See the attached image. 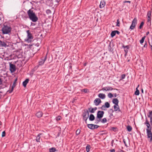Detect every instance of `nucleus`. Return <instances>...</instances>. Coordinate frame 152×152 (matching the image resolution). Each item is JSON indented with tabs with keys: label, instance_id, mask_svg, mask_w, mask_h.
<instances>
[{
	"label": "nucleus",
	"instance_id": "f257e3e1",
	"mask_svg": "<svg viewBox=\"0 0 152 152\" xmlns=\"http://www.w3.org/2000/svg\"><path fill=\"white\" fill-rule=\"evenodd\" d=\"M29 19L33 22H36L38 20V18L36 15L35 13L32 9H30L27 12Z\"/></svg>",
	"mask_w": 152,
	"mask_h": 152
},
{
	"label": "nucleus",
	"instance_id": "f03ea898",
	"mask_svg": "<svg viewBox=\"0 0 152 152\" xmlns=\"http://www.w3.org/2000/svg\"><path fill=\"white\" fill-rule=\"evenodd\" d=\"M147 128L146 129L147 134V137L148 138H150V141L151 142L152 141V132L151 131V128H150V125H146Z\"/></svg>",
	"mask_w": 152,
	"mask_h": 152
},
{
	"label": "nucleus",
	"instance_id": "7ed1b4c3",
	"mask_svg": "<svg viewBox=\"0 0 152 152\" xmlns=\"http://www.w3.org/2000/svg\"><path fill=\"white\" fill-rule=\"evenodd\" d=\"M89 112L88 110L85 111L83 113V118L85 120L86 123H87V120L89 117Z\"/></svg>",
	"mask_w": 152,
	"mask_h": 152
},
{
	"label": "nucleus",
	"instance_id": "20e7f679",
	"mask_svg": "<svg viewBox=\"0 0 152 152\" xmlns=\"http://www.w3.org/2000/svg\"><path fill=\"white\" fill-rule=\"evenodd\" d=\"M3 34H7L10 32V28L7 26H4L2 29Z\"/></svg>",
	"mask_w": 152,
	"mask_h": 152
},
{
	"label": "nucleus",
	"instance_id": "39448f33",
	"mask_svg": "<svg viewBox=\"0 0 152 152\" xmlns=\"http://www.w3.org/2000/svg\"><path fill=\"white\" fill-rule=\"evenodd\" d=\"M151 11H149L148 12L147 14V22L148 24H149L150 25H151Z\"/></svg>",
	"mask_w": 152,
	"mask_h": 152
},
{
	"label": "nucleus",
	"instance_id": "423d86ee",
	"mask_svg": "<svg viewBox=\"0 0 152 152\" xmlns=\"http://www.w3.org/2000/svg\"><path fill=\"white\" fill-rule=\"evenodd\" d=\"M26 32L27 34V39L26 41L28 42H31V39H33L32 34L30 32L29 30H27Z\"/></svg>",
	"mask_w": 152,
	"mask_h": 152
},
{
	"label": "nucleus",
	"instance_id": "0eeeda50",
	"mask_svg": "<svg viewBox=\"0 0 152 152\" xmlns=\"http://www.w3.org/2000/svg\"><path fill=\"white\" fill-rule=\"evenodd\" d=\"M104 112L103 111H99L97 113V118L99 119L102 118L104 115Z\"/></svg>",
	"mask_w": 152,
	"mask_h": 152
},
{
	"label": "nucleus",
	"instance_id": "6e6552de",
	"mask_svg": "<svg viewBox=\"0 0 152 152\" xmlns=\"http://www.w3.org/2000/svg\"><path fill=\"white\" fill-rule=\"evenodd\" d=\"M10 71L11 73L14 72L16 70L15 66L12 64V62L10 63Z\"/></svg>",
	"mask_w": 152,
	"mask_h": 152
},
{
	"label": "nucleus",
	"instance_id": "1a4fd4ad",
	"mask_svg": "<svg viewBox=\"0 0 152 152\" xmlns=\"http://www.w3.org/2000/svg\"><path fill=\"white\" fill-rule=\"evenodd\" d=\"M113 89V88L111 87L107 86L103 88L102 90L103 91H112Z\"/></svg>",
	"mask_w": 152,
	"mask_h": 152
},
{
	"label": "nucleus",
	"instance_id": "9d476101",
	"mask_svg": "<svg viewBox=\"0 0 152 152\" xmlns=\"http://www.w3.org/2000/svg\"><path fill=\"white\" fill-rule=\"evenodd\" d=\"M101 102V101L99 98H96L95 99L94 101V103H95V105L96 106L99 105Z\"/></svg>",
	"mask_w": 152,
	"mask_h": 152
},
{
	"label": "nucleus",
	"instance_id": "9b49d317",
	"mask_svg": "<svg viewBox=\"0 0 152 152\" xmlns=\"http://www.w3.org/2000/svg\"><path fill=\"white\" fill-rule=\"evenodd\" d=\"M17 78H16L14 79V82L13 84L11 90V91H10V93L13 90L14 88L15 87V86H16V81H17Z\"/></svg>",
	"mask_w": 152,
	"mask_h": 152
},
{
	"label": "nucleus",
	"instance_id": "f8f14e48",
	"mask_svg": "<svg viewBox=\"0 0 152 152\" xmlns=\"http://www.w3.org/2000/svg\"><path fill=\"white\" fill-rule=\"evenodd\" d=\"M104 104L105 105H103L101 107V108L102 110H103V109L105 107L108 108L109 107H110V104L108 102H106Z\"/></svg>",
	"mask_w": 152,
	"mask_h": 152
},
{
	"label": "nucleus",
	"instance_id": "ddd939ff",
	"mask_svg": "<svg viewBox=\"0 0 152 152\" xmlns=\"http://www.w3.org/2000/svg\"><path fill=\"white\" fill-rule=\"evenodd\" d=\"M105 5V2L104 0L101 1L99 5L100 8H102L104 7Z\"/></svg>",
	"mask_w": 152,
	"mask_h": 152
},
{
	"label": "nucleus",
	"instance_id": "4468645a",
	"mask_svg": "<svg viewBox=\"0 0 152 152\" xmlns=\"http://www.w3.org/2000/svg\"><path fill=\"white\" fill-rule=\"evenodd\" d=\"M98 96L102 99H104L105 98V95L102 93H100L98 95Z\"/></svg>",
	"mask_w": 152,
	"mask_h": 152
},
{
	"label": "nucleus",
	"instance_id": "2eb2a0df",
	"mask_svg": "<svg viewBox=\"0 0 152 152\" xmlns=\"http://www.w3.org/2000/svg\"><path fill=\"white\" fill-rule=\"evenodd\" d=\"M114 108L115 111H118L119 112L120 111V110L119 106L118 105H114Z\"/></svg>",
	"mask_w": 152,
	"mask_h": 152
},
{
	"label": "nucleus",
	"instance_id": "dca6fc26",
	"mask_svg": "<svg viewBox=\"0 0 152 152\" xmlns=\"http://www.w3.org/2000/svg\"><path fill=\"white\" fill-rule=\"evenodd\" d=\"M43 113L42 112H38L36 114V116L38 118L41 117Z\"/></svg>",
	"mask_w": 152,
	"mask_h": 152
},
{
	"label": "nucleus",
	"instance_id": "f3484780",
	"mask_svg": "<svg viewBox=\"0 0 152 152\" xmlns=\"http://www.w3.org/2000/svg\"><path fill=\"white\" fill-rule=\"evenodd\" d=\"M113 103L115 104V105H118V103L119 102L118 100L117 99H114L113 100Z\"/></svg>",
	"mask_w": 152,
	"mask_h": 152
},
{
	"label": "nucleus",
	"instance_id": "a211bd4d",
	"mask_svg": "<svg viewBox=\"0 0 152 152\" xmlns=\"http://www.w3.org/2000/svg\"><path fill=\"white\" fill-rule=\"evenodd\" d=\"M29 80L28 79H27L23 82V85L24 87H26V85L28 82Z\"/></svg>",
	"mask_w": 152,
	"mask_h": 152
},
{
	"label": "nucleus",
	"instance_id": "6ab92c4d",
	"mask_svg": "<svg viewBox=\"0 0 152 152\" xmlns=\"http://www.w3.org/2000/svg\"><path fill=\"white\" fill-rule=\"evenodd\" d=\"M137 23V19L136 18H135L132 20V25L135 26Z\"/></svg>",
	"mask_w": 152,
	"mask_h": 152
},
{
	"label": "nucleus",
	"instance_id": "aec40b11",
	"mask_svg": "<svg viewBox=\"0 0 152 152\" xmlns=\"http://www.w3.org/2000/svg\"><path fill=\"white\" fill-rule=\"evenodd\" d=\"M95 119V117L92 114H91L89 117V119L91 121H93Z\"/></svg>",
	"mask_w": 152,
	"mask_h": 152
},
{
	"label": "nucleus",
	"instance_id": "412c9836",
	"mask_svg": "<svg viewBox=\"0 0 152 152\" xmlns=\"http://www.w3.org/2000/svg\"><path fill=\"white\" fill-rule=\"evenodd\" d=\"M42 135V134L40 133L37 136L36 139V140L37 142H40V135Z\"/></svg>",
	"mask_w": 152,
	"mask_h": 152
},
{
	"label": "nucleus",
	"instance_id": "4be33fe9",
	"mask_svg": "<svg viewBox=\"0 0 152 152\" xmlns=\"http://www.w3.org/2000/svg\"><path fill=\"white\" fill-rule=\"evenodd\" d=\"M45 61L43 59H42L41 61H39V65H42L44 64Z\"/></svg>",
	"mask_w": 152,
	"mask_h": 152
},
{
	"label": "nucleus",
	"instance_id": "5701e85b",
	"mask_svg": "<svg viewBox=\"0 0 152 152\" xmlns=\"http://www.w3.org/2000/svg\"><path fill=\"white\" fill-rule=\"evenodd\" d=\"M94 125L93 124H88V127L90 129H94Z\"/></svg>",
	"mask_w": 152,
	"mask_h": 152
},
{
	"label": "nucleus",
	"instance_id": "b1692460",
	"mask_svg": "<svg viewBox=\"0 0 152 152\" xmlns=\"http://www.w3.org/2000/svg\"><path fill=\"white\" fill-rule=\"evenodd\" d=\"M89 112L90 113H94V111L93 108L90 107L88 109Z\"/></svg>",
	"mask_w": 152,
	"mask_h": 152
},
{
	"label": "nucleus",
	"instance_id": "393cba45",
	"mask_svg": "<svg viewBox=\"0 0 152 152\" xmlns=\"http://www.w3.org/2000/svg\"><path fill=\"white\" fill-rule=\"evenodd\" d=\"M6 45V44L4 42H2L0 40V45L1 46L5 47Z\"/></svg>",
	"mask_w": 152,
	"mask_h": 152
},
{
	"label": "nucleus",
	"instance_id": "a878e982",
	"mask_svg": "<svg viewBox=\"0 0 152 152\" xmlns=\"http://www.w3.org/2000/svg\"><path fill=\"white\" fill-rule=\"evenodd\" d=\"M148 116L150 118H152V111H149V114L148 115Z\"/></svg>",
	"mask_w": 152,
	"mask_h": 152
},
{
	"label": "nucleus",
	"instance_id": "bb28decb",
	"mask_svg": "<svg viewBox=\"0 0 152 152\" xmlns=\"http://www.w3.org/2000/svg\"><path fill=\"white\" fill-rule=\"evenodd\" d=\"M127 130L129 132H130L132 131V127L130 126H127Z\"/></svg>",
	"mask_w": 152,
	"mask_h": 152
},
{
	"label": "nucleus",
	"instance_id": "cd10ccee",
	"mask_svg": "<svg viewBox=\"0 0 152 152\" xmlns=\"http://www.w3.org/2000/svg\"><path fill=\"white\" fill-rule=\"evenodd\" d=\"M140 94V91L139 90H138L137 88H136V91L135 92V94L136 95H139Z\"/></svg>",
	"mask_w": 152,
	"mask_h": 152
},
{
	"label": "nucleus",
	"instance_id": "c85d7f7f",
	"mask_svg": "<svg viewBox=\"0 0 152 152\" xmlns=\"http://www.w3.org/2000/svg\"><path fill=\"white\" fill-rule=\"evenodd\" d=\"M90 146L89 145H87L86 147V150L87 152H88L90 151Z\"/></svg>",
	"mask_w": 152,
	"mask_h": 152
},
{
	"label": "nucleus",
	"instance_id": "c756f323",
	"mask_svg": "<svg viewBox=\"0 0 152 152\" xmlns=\"http://www.w3.org/2000/svg\"><path fill=\"white\" fill-rule=\"evenodd\" d=\"M116 34L115 31H113L112 32L111 34V36L112 37H114Z\"/></svg>",
	"mask_w": 152,
	"mask_h": 152
},
{
	"label": "nucleus",
	"instance_id": "7c9ffc66",
	"mask_svg": "<svg viewBox=\"0 0 152 152\" xmlns=\"http://www.w3.org/2000/svg\"><path fill=\"white\" fill-rule=\"evenodd\" d=\"M145 38V37L144 36L142 37V39L140 40V42L141 44H142L144 42Z\"/></svg>",
	"mask_w": 152,
	"mask_h": 152
},
{
	"label": "nucleus",
	"instance_id": "2f4dec72",
	"mask_svg": "<svg viewBox=\"0 0 152 152\" xmlns=\"http://www.w3.org/2000/svg\"><path fill=\"white\" fill-rule=\"evenodd\" d=\"M56 151V149L54 148H53L49 149L50 152H55Z\"/></svg>",
	"mask_w": 152,
	"mask_h": 152
},
{
	"label": "nucleus",
	"instance_id": "473e14b6",
	"mask_svg": "<svg viewBox=\"0 0 152 152\" xmlns=\"http://www.w3.org/2000/svg\"><path fill=\"white\" fill-rule=\"evenodd\" d=\"M61 116H58L56 118V120L57 121H59L61 119Z\"/></svg>",
	"mask_w": 152,
	"mask_h": 152
},
{
	"label": "nucleus",
	"instance_id": "72a5a7b5",
	"mask_svg": "<svg viewBox=\"0 0 152 152\" xmlns=\"http://www.w3.org/2000/svg\"><path fill=\"white\" fill-rule=\"evenodd\" d=\"M82 92H84L85 93H86L89 92L88 90L87 89H84L81 90Z\"/></svg>",
	"mask_w": 152,
	"mask_h": 152
},
{
	"label": "nucleus",
	"instance_id": "f704fd0d",
	"mask_svg": "<svg viewBox=\"0 0 152 152\" xmlns=\"http://www.w3.org/2000/svg\"><path fill=\"white\" fill-rule=\"evenodd\" d=\"M107 121V120L106 118H103L101 121L103 123H104L106 122Z\"/></svg>",
	"mask_w": 152,
	"mask_h": 152
},
{
	"label": "nucleus",
	"instance_id": "c9c22d12",
	"mask_svg": "<svg viewBox=\"0 0 152 152\" xmlns=\"http://www.w3.org/2000/svg\"><path fill=\"white\" fill-rule=\"evenodd\" d=\"M108 96L110 98H111L113 97V95L111 93H109L108 94Z\"/></svg>",
	"mask_w": 152,
	"mask_h": 152
},
{
	"label": "nucleus",
	"instance_id": "e433bc0d",
	"mask_svg": "<svg viewBox=\"0 0 152 152\" xmlns=\"http://www.w3.org/2000/svg\"><path fill=\"white\" fill-rule=\"evenodd\" d=\"M80 130L79 129H77L76 132V135H77L80 134Z\"/></svg>",
	"mask_w": 152,
	"mask_h": 152
},
{
	"label": "nucleus",
	"instance_id": "4c0bfd02",
	"mask_svg": "<svg viewBox=\"0 0 152 152\" xmlns=\"http://www.w3.org/2000/svg\"><path fill=\"white\" fill-rule=\"evenodd\" d=\"M120 26V21L119 20V19H118L117 21V24L116 25V26Z\"/></svg>",
	"mask_w": 152,
	"mask_h": 152
},
{
	"label": "nucleus",
	"instance_id": "58836bf2",
	"mask_svg": "<svg viewBox=\"0 0 152 152\" xmlns=\"http://www.w3.org/2000/svg\"><path fill=\"white\" fill-rule=\"evenodd\" d=\"M144 24V23L143 22H142L141 23L140 26H139V28L140 29H141L142 26Z\"/></svg>",
	"mask_w": 152,
	"mask_h": 152
},
{
	"label": "nucleus",
	"instance_id": "ea45409f",
	"mask_svg": "<svg viewBox=\"0 0 152 152\" xmlns=\"http://www.w3.org/2000/svg\"><path fill=\"white\" fill-rule=\"evenodd\" d=\"M99 127V126L96 125H94V129H97Z\"/></svg>",
	"mask_w": 152,
	"mask_h": 152
},
{
	"label": "nucleus",
	"instance_id": "a19ab883",
	"mask_svg": "<svg viewBox=\"0 0 152 152\" xmlns=\"http://www.w3.org/2000/svg\"><path fill=\"white\" fill-rule=\"evenodd\" d=\"M5 135V131H4L2 132L1 136L2 137H4Z\"/></svg>",
	"mask_w": 152,
	"mask_h": 152
},
{
	"label": "nucleus",
	"instance_id": "79ce46f5",
	"mask_svg": "<svg viewBox=\"0 0 152 152\" xmlns=\"http://www.w3.org/2000/svg\"><path fill=\"white\" fill-rule=\"evenodd\" d=\"M135 26H134L132 24L130 26V28L132 30L135 27Z\"/></svg>",
	"mask_w": 152,
	"mask_h": 152
},
{
	"label": "nucleus",
	"instance_id": "37998d69",
	"mask_svg": "<svg viewBox=\"0 0 152 152\" xmlns=\"http://www.w3.org/2000/svg\"><path fill=\"white\" fill-rule=\"evenodd\" d=\"M123 47L124 49L126 48L127 49H129V46L128 45H126V46H123Z\"/></svg>",
	"mask_w": 152,
	"mask_h": 152
},
{
	"label": "nucleus",
	"instance_id": "c03bdc74",
	"mask_svg": "<svg viewBox=\"0 0 152 152\" xmlns=\"http://www.w3.org/2000/svg\"><path fill=\"white\" fill-rule=\"evenodd\" d=\"M151 39H152L151 43V44L149 42V44L150 46L151 47V49L152 51V37H151Z\"/></svg>",
	"mask_w": 152,
	"mask_h": 152
},
{
	"label": "nucleus",
	"instance_id": "a18cd8bd",
	"mask_svg": "<svg viewBox=\"0 0 152 152\" xmlns=\"http://www.w3.org/2000/svg\"><path fill=\"white\" fill-rule=\"evenodd\" d=\"M145 124H146V125H148L149 124H150L149 122L147 120H146L145 122Z\"/></svg>",
	"mask_w": 152,
	"mask_h": 152
},
{
	"label": "nucleus",
	"instance_id": "49530a36",
	"mask_svg": "<svg viewBox=\"0 0 152 152\" xmlns=\"http://www.w3.org/2000/svg\"><path fill=\"white\" fill-rule=\"evenodd\" d=\"M46 12L47 13H51V11L50 10H46Z\"/></svg>",
	"mask_w": 152,
	"mask_h": 152
},
{
	"label": "nucleus",
	"instance_id": "de8ad7c7",
	"mask_svg": "<svg viewBox=\"0 0 152 152\" xmlns=\"http://www.w3.org/2000/svg\"><path fill=\"white\" fill-rule=\"evenodd\" d=\"M125 74H123L122 75H121V78L122 79H124L125 77Z\"/></svg>",
	"mask_w": 152,
	"mask_h": 152
},
{
	"label": "nucleus",
	"instance_id": "09e8293b",
	"mask_svg": "<svg viewBox=\"0 0 152 152\" xmlns=\"http://www.w3.org/2000/svg\"><path fill=\"white\" fill-rule=\"evenodd\" d=\"M131 1H124V3H131Z\"/></svg>",
	"mask_w": 152,
	"mask_h": 152
},
{
	"label": "nucleus",
	"instance_id": "8fccbe9b",
	"mask_svg": "<svg viewBox=\"0 0 152 152\" xmlns=\"http://www.w3.org/2000/svg\"><path fill=\"white\" fill-rule=\"evenodd\" d=\"M114 142V140H112V141L111 142V146H113V144Z\"/></svg>",
	"mask_w": 152,
	"mask_h": 152
},
{
	"label": "nucleus",
	"instance_id": "3c124183",
	"mask_svg": "<svg viewBox=\"0 0 152 152\" xmlns=\"http://www.w3.org/2000/svg\"><path fill=\"white\" fill-rule=\"evenodd\" d=\"M110 152H115V150L114 149H113L110 150Z\"/></svg>",
	"mask_w": 152,
	"mask_h": 152
},
{
	"label": "nucleus",
	"instance_id": "603ef678",
	"mask_svg": "<svg viewBox=\"0 0 152 152\" xmlns=\"http://www.w3.org/2000/svg\"><path fill=\"white\" fill-rule=\"evenodd\" d=\"M115 33H116L118 34H119L120 33V32L119 31H115Z\"/></svg>",
	"mask_w": 152,
	"mask_h": 152
},
{
	"label": "nucleus",
	"instance_id": "864d4df0",
	"mask_svg": "<svg viewBox=\"0 0 152 152\" xmlns=\"http://www.w3.org/2000/svg\"><path fill=\"white\" fill-rule=\"evenodd\" d=\"M147 43L146 42L145 43V45H144V46L143 47H146V48H147Z\"/></svg>",
	"mask_w": 152,
	"mask_h": 152
},
{
	"label": "nucleus",
	"instance_id": "5fc2aeb1",
	"mask_svg": "<svg viewBox=\"0 0 152 152\" xmlns=\"http://www.w3.org/2000/svg\"><path fill=\"white\" fill-rule=\"evenodd\" d=\"M47 58V54L46 55V56H45V58H44V59H44L45 61Z\"/></svg>",
	"mask_w": 152,
	"mask_h": 152
},
{
	"label": "nucleus",
	"instance_id": "6e6d98bb",
	"mask_svg": "<svg viewBox=\"0 0 152 152\" xmlns=\"http://www.w3.org/2000/svg\"><path fill=\"white\" fill-rule=\"evenodd\" d=\"M128 49H127L124 50V51L125 52V53H126L128 52Z\"/></svg>",
	"mask_w": 152,
	"mask_h": 152
},
{
	"label": "nucleus",
	"instance_id": "4d7b16f0",
	"mask_svg": "<svg viewBox=\"0 0 152 152\" xmlns=\"http://www.w3.org/2000/svg\"><path fill=\"white\" fill-rule=\"evenodd\" d=\"M93 109L94 111L96 110L97 109V108L96 107H95L94 108H93Z\"/></svg>",
	"mask_w": 152,
	"mask_h": 152
},
{
	"label": "nucleus",
	"instance_id": "13d9d810",
	"mask_svg": "<svg viewBox=\"0 0 152 152\" xmlns=\"http://www.w3.org/2000/svg\"><path fill=\"white\" fill-rule=\"evenodd\" d=\"M118 152H124V151L122 150H120L118 151Z\"/></svg>",
	"mask_w": 152,
	"mask_h": 152
},
{
	"label": "nucleus",
	"instance_id": "bf43d9fd",
	"mask_svg": "<svg viewBox=\"0 0 152 152\" xmlns=\"http://www.w3.org/2000/svg\"><path fill=\"white\" fill-rule=\"evenodd\" d=\"M100 121V119H99V120H97V123H96V124H97Z\"/></svg>",
	"mask_w": 152,
	"mask_h": 152
},
{
	"label": "nucleus",
	"instance_id": "052dcab7",
	"mask_svg": "<svg viewBox=\"0 0 152 152\" xmlns=\"http://www.w3.org/2000/svg\"><path fill=\"white\" fill-rule=\"evenodd\" d=\"M124 143L125 145L126 146V142L124 140Z\"/></svg>",
	"mask_w": 152,
	"mask_h": 152
},
{
	"label": "nucleus",
	"instance_id": "680f3d73",
	"mask_svg": "<svg viewBox=\"0 0 152 152\" xmlns=\"http://www.w3.org/2000/svg\"><path fill=\"white\" fill-rule=\"evenodd\" d=\"M114 96L115 97H116L117 96V94H114Z\"/></svg>",
	"mask_w": 152,
	"mask_h": 152
},
{
	"label": "nucleus",
	"instance_id": "e2e57ef3",
	"mask_svg": "<svg viewBox=\"0 0 152 152\" xmlns=\"http://www.w3.org/2000/svg\"><path fill=\"white\" fill-rule=\"evenodd\" d=\"M112 129H113V130H114V129H115V127H113Z\"/></svg>",
	"mask_w": 152,
	"mask_h": 152
},
{
	"label": "nucleus",
	"instance_id": "0e129e2a",
	"mask_svg": "<svg viewBox=\"0 0 152 152\" xmlns=\"http://www.w3.org/2000/svg\"><path fill=\"white\" fill-rule=\"evenodd\" d=\"M149 32H148H148L147 33H146V34H147V35H148V34H149Z\"/></svg>",
	"mask_w": 152,
	"mask_h": 152
},
{
	"label": "nucleus",
	"instance_id": "69168bd1",
	"mask_svg": "<svg viewBox=\"0 0 152 152\" xmlns=\"http://www.w3.org/2000/svg\"><path fill=\"white\" fill-rule=\"evenodd\" d=\"M141 91H142V93H143V90L142 89V90H141Z\"/></svg>",
	"mask_w": 152,
	"mask_h": 152
},
{
	"label": "nucleus",
	"instance_id": "338daca9",
	"mask_svg": "<svg viewBox=\"0 0 152 152\" xmlns=\"http://www.w3.org/2000/svg\"><path fill=\"white\" fill-rule=\"evenodd\" d=\"M86 63H85L84 64V66H86Z\"/></svg>",
	"mask_w": 152,
	"mask_h": 152
},
{
	"label": "nucleus",
	"instance_id": "774afa93",
	"mask_svg": "<svg viewBox=\"0 0 152 152\" xmlns=\"http://www.w3.org/2000/svg\"><path fill=\"white\" fill-rule=\"evenodd\" d=\"M1 79L0 78V83H1Z\"/></svg>",
	"mask_w": 152,
	"mask_h": 152
}]
</instances>
